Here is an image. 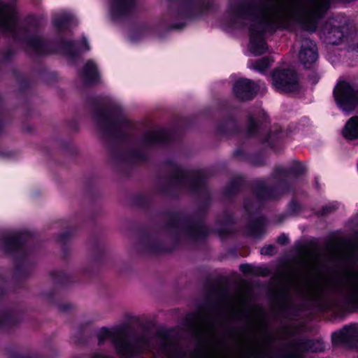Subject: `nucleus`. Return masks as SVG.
Listing matches in <instances>:
<instances>
[{
	"label": "nucleus",
	"instance_id": "f8f14e48",
	"mask_svg": "<svg viewBox=\"0 0 358 358\" xmlns=\"http://www.w3.org/2000/svg\"><path fill=\"white\" fill-rule=\"evenodd\" d=\"M333 342L344 343L349 346H358V324L345 326L332 335Z\"/></svg>",
	"mask_w": 358,
	"mask_h": 358
},
{
	"label": "nucleus",
	"instance_id": "393cba45",
	"mask_svg": "<svg viewBox=\"0 0 358 358\" xmlns=\"http://www.w3.org/2000/svg\"><path fill=\"white\" fill-rule=\"evenodd\" d=\"M338 208L336 203H330L325 206H323L322 209L317 212L318 215H327L334 212Z\"/></svg>",
	"mask_w": 358,
	"mask_h": 358
},
{
	"label": "nucleus",
	"instance_id": "ddd939ff",
	"mask_svg": "<svg viewBox=\"0 0 358 358\" xmlns=\"http://www.w3.org/2000/svg\"><path fill=\"white\" fill-rule=\"evenodd\" d=\"M27 50L36 55L48 53V44L38 36H33L25 39Z\"/></svg>",
	"mask_w": 358,
	"mask_h": 358
},
{
	"label": "nucleus",
	"instance_id": "6e6552de",
	"mask_svg": "<svg viewBox=\"0 0 358 358\" xmlns=\"http://www.w3.org/2000/svg\"><path fill=\"white\" fill-rule=\"evenodd\" d=\"M272 80L274 87L281 92H294L300 89L299 76L292 69L275 71L272 76Z\"/></svg>",
	"mask_w": 358,
	"mask_h": 358
},
{
	"label": "nucleus",
	"instance_id": "39448f33",
	"mask_svg": "<svg viewBox=\"0 0 358 358\" xmlns=\"http://www.w3.org/2000/svg\"><path fill=\"white\" fill-rule=\"evenodd\" d=\"M304 172V167L299 162L289 169L276 168L268 180L255 182V194L258 200H274L280 197L287 189V180L290 176H299Z\"/></svg>",
	"mask_w": 358,
	"mask_h": 358
},
{
	"label": "nucleus",
	"instance_id": "473e14b6",
	"mask_svg": "<svg viewBox=\"0 0 358 358\" xmlns=\"http://www.w3.org/2000/svg\"><path fill=\"white\" fill-rule=\"evenodd\" d=\"M83 43L85 45V48L82 49L83 50H90V45L87 43V41H86L85 38L83 39Z\"/></svg>",
	"mask_w": 358,
	"mask_h": 358
},
{
	"label": "nucleus",
	"instance_id": "f03ea898",
	"mask_svg": "<svg viewBox=\"0 0 358 358\" xmlns=\"http://www.w3.org/2000/svg\"><path fill=\"white\" fill-rule=\"evenodd\" d=\"M304 298L320 301L325 296L326 291L343 297V308L350 313L358 311V269L348 266L341 268L324 284H313L303 280L299 275H289L285 286L279 290V300L282 306L290 301V290Z\"/></svg>",
	"mask_w": 358,
	"mask_h": 358
},
{
	"label": "nucleus",
	"instance_id": "7ed1b4c3",
	"mask_svg": "<svg viewBox=\"0 0 358 358\" xmlns=\"http://www.w3.org/2000/svg\"><path fill=\"white\" fill-rule=\"evenodd\" d=\"M267 329V324L264 325L257 331ZM268 333L274 336L273 345L275 341H279V354H272V358H304L303 352H317L324 350V344L320 341L307 339L305 337L297 335L296 331L290 327H280L276 334Z\"/></svg>",
	"mask_w": 358,
	"mask_h": 358
},
{
	"label": "nucleus",
	"instance_id": "4be33fe9",
	"mask_svg": "<svg viewBox=\"0 0 358 358\" xmlns=\"http://www.w3.org/2000/svg\"><path fill=\"white\" fill-rule=\"evenodd\" d=\"M239 269L241 272L248 274H255L257 275L265 276L268 274V270L266 268L257 267L254 268L250 264H241Z\"/></svg>",
	"mask_w": 358,
	"mask_h": 358
},
{
	"label": "nucleus",
	"instance_id": "cd10ccee",
	"mask_svg": "<svg viewBox=\"0 0 358 358\" xmlns=\"http://www.w3.org/2000/svg\"><path fill=\"white\" fill-rule=\"evenodd\" d=\"M256 123L252 118H250L249 124H248V132L250 134L252 135L255 133L256 131Z\"/></svg>",
	"mask_w": 358,
	"mask_h": 358
},
{
	"label": "nucleus",
	"instance_id": "2f4dec72",
	"mask_svg": "<svg viewBox=\"0 0 358 358\" xmlns=\"http://www.w3.org/2000/svg\"><path fill=\"white\" fill-rule=\"evenodd\" d=\"M290 207L293 208L294 211H296V210L299 208V205L296 202H292L290 203Z\"/></svg>",
	"mask_w": 358,
	"mask_h": 358
},
{
	"label": "nucleus",
	"instance_id": "412c9836",
	"mask_svg": "<svg viewBox=\"0 0 358 358\" xmlns=\"http://www.w3.org/2000/svg\"><path fill=\"white\" fill-rule=\"evenodd\" d=\"M270 64V61L266 57L250 60L249 62L250 69L257 71L260 73H264L269 67Z\"/></svg>",
	"mask_w": 358,
	"mask_h": 358
},
{
	"label": "nucleus",
	"instance_id": "2eb2a0df",
	"mask_svg": "<svg viewBox=\"0 0 358 358\" xmlns=\"http://www.w3.org/2000/svg\"><path fill=\"white\" fill-rule=\"evenodd\" d=\"M135 7V0H113V13L116 17L129 14Z\"/></svg>",
	"mask_w": 358,
	"mask_h": 358
},
{
	"label": "nucleus",
	"instance_id": "f3484780",
	"mask_svg": "<svg viewBox=\"0 0 358 358\" xmlns=\"http://www.w3.org/2000/svg\"><path fill=\"white\" fill-rule=\"evenodd\" d=\"M202 173L200 171L187 173L183 171L179 170L176 173V179L179 183L191 185H199L201 181Z\"/></svg>",
	"mask_w": 358,
	"mask_h": 358
},
{
	"label": "nucleus",
	"instance_id": "dca6fc26",
	"mask_svg": "<svg viewBox=\"0 0 358 358\" xmlns=\"http://www.w3.org/2000/svg\"><path fill=\"white\" fill-rule=\"evenodd\" d=\"M169 135L166 130L159 129L148 131L143 138V142L147 145H152L168 141Z\"/></svg>",
	"mask_w": 358,
	"mask_h": 358
},
{
	"label": "nucleus",
	"instance_id": "4468645a",
	"mask_svg": "<svg viewBox=\"0 0 358 358\" xmlns=\"http://www.w3.org/2000/svg\"><path fill=\"white\" fill-rule=\"evenodd\" d=\"M322 34L325 36L328 43L337 45L343 37V33L340 27L332 25L330 22H327L322 30Z\"/></svg>",
	"mask_w": 358,
	"mask_h": 358
},
{
	"label": "nucleus",
	"instance_id": "0eeeda50",
	"mask_svg": "<svg viewBox=\"0 0 358 358\" xmlns=\"http://www.w3.org/2000/svg\"><path fill=\"white\" fill-rule=\"evenodd\" d=\"M334 96L338 106L344 111H352L358 105V90L346 81L338 83L334 90Z\"/></svg>",
	"mask_w": 358,
	"mask_h": 358
},
{
	"label": "nucleus",
	"instance_id": "b1692460",
	"mask_svg": "<svg viewBox=\"0 0 358 358\" xmlns=\"http://www.w3.org/2000/svg\"><path fill=\"white\" fill-rule=\"evenodd\" d=\"M69 16L67 15H61L59 17L54 19V25L57 29H63L68 23Z\"/></svg>",
	"mask_w": 358,
	"mask_h": 358
},
{
	"label": "nucleus",
	"instance_id": "9d476101",
	"mask_svg": "<svg viewBox=\"0 0 358 358\" xmlns=\"http://www.w3.org/2000/svg\"><path fill=\"white\" fill-rule=\"evenodd\" d=\"M0 30L16 36V16L13 8L0 1Z\"/></svg>",
	"mask_w": 358,
	"mask_h": 358
},
{
	"label": "nucleus",
	"instance_id": "1a4fd4ad",
	"mask_svg": "<svg viewBox=\"0 0 358 358\" xmlns=\"http://www.w3.org/2000/svg\"><path fill=\"white\" fill-rule=\"evenodd\" d=\"M259 90V85L247 78L238 80L233 87L234 95L241 101H249L254 99Z\"/></svg>",
	"mask_w": 358,
	"mask_h": 358
},
{
	"label": "nucleus",
	"instance_id": "c9c22d12",
	"mask_svg": "<svg viewBox=\"0 0 358 358\" xmlns=\"http://www.w3.org/2000/svg\"><path fill=\"white\" fill-rule=\"evenodd\" d=\"M169 348H171L172 350H175L176 349V346H174V345L170 346Z\"/></svg>",
	"mask_w": 358,
	"mask_h": 358
},
{
	"label": "nucleus",
	"instance_id": "7c9ffc66",
	"mask_svg": "<svg viewBox=\"0 0 358 358\" xmlns=\"http://www.w3.org/2000/svg\"><path fill=\"white\" fill-rule=\"evenodd\" d=\"M251 206H252V204L250 203V201H246L244 203V208H245V210H246L247 211H250V210Z\"/></svg>",
	"mask_w": 358,
	"mask_h": 358
},
{
	"label": "nucleus",
	"instance_id": "20e7f679",
	"mask_svg": "<svg viewBox=\"0 0 358 358\" xmlns=\"http://www.w3.org/2000/svg\"><path fill=\"white\" fill-rule=\"evenodd\" d=\"M127 334L128 328L126 325L116 326L110 329L103 327L99 331L97 338L99 345L110 340L121 358H131L144 350H152L148 339L144 336L130 342L127 339Z\"/></svg>",
	"mask_w": 358,
	"mask_h": 358
},
{
	"label": "nucleus",
	"instance_id": "9b49d317",
	"mask_svg": "<svg viewBox=\"0 0 358 358\" xmlns=\"http://www.w3.org/2000/svg\"><path fill=\"white\" fill-rule=\"evenodd\" d=\"M299 57L305 68H310L318 58L316 44L308 38L303 39Z\"/></svg>",
	"mask_w": 358,
	"mask_h": 358
},
{
	"label": "nucleus",
	"instance_id": "c756f323",
	"mask_svg": "<svg viewBox=\"0 0 358 358\" xmlns=\"http://www.w3.org/2000/svg\"><path fill=\"white\" fill-rule=\"evenodd\" d=\"M185 354L184 352L175 353L170 356L169 358H185Z\"/></svg>",
	"mask_w": 358,
	"mask_h": 358
},
{
	"label": "nucleus",
	"instance_id": "6ab92c4d",
	"mask_svg": "<svg viewBox=\"0 0 358 358\" xmlns=\"http://www.w3.org/2000/svg\"><path fill=\"white\" fill-rule=\"evenodd\" d=\"M21 241L17 235L6 236L1 243V247L6 253L12 252L19 249Z\"/></svg>",
	"mask_w": 358,
	"mask_h": 358
},
{
	"label": "nucleus",
	"instance_id": "72a5a7b5",
	"mask_svg": "<svg viewBox=\"0 0 358 358\" xmlns=\"http://www.w3.org/2000/svg\"><path fill=\"white\" fill-rule=\"evenodd\" d=\"M161 350L164 352H166L167 351V346L165 344H163L161 347Z\"/></svg>",
	"mask_w": 358,
	"mask_h": 358
},
{
	"label": "nucleus",
	"instance_id": "aec40b11",
	"mask_svg": "<svg viewBox=\"0 0 358 358\" xmlns=\"http://www.w3.org/2000/svg\"><path fill=\"white\" fill-rule=\"evenodd\" d=\"M248 234L254 238L261 236L265 232V222L260 217L253 220L248 226Z\"/></svg>",
	"mask_w": 358,
	"mask_h": 358
},
{
	"label": "nucleus",
	"instance_id": "a878e982",
	"mask_svg": "<svg viewBox=\"0 0 358 358\" xmlns=\"http://www.w3.org/2000/svg\"><path fill=\"white\" fill-rule=\"evenodd\" d=\"M192 234L196 238L204 236L206 233V227L203 225L199 224L194 227Z\"/></svg>",
	"mask_w": 358,
	"mask_h": 358
},
{
	"label": "nucleus",
	"instance_id": "c85d7f7f",
	"mask_svg": "<svg viewBox=\"0 0 358 358\" xmlns=\"http://www.w3.org/2000/svg\"><path fill=\"white\" fill-rule=\"evenodd\" d=\"M288 242H289V238L285 234H282L280 236H279L277 239V243L282 245L287 244Z\"/></svg>",
	"mask_w": 358,
	"mask_h": 358
},
{
	"label": "nucleus",
	"instance_id": "f704fd0d",
	"mask_svg": "<svg viewBox=\"0 0 358 358\" xmlns=\"http://www.w3.org/2000/svg\"><path fill=\"white\" fill-rule=\"evenodd\" d=\"M241 180H241V178H237V189H238V187H239V185H240V184H241Z\"/></svg>",
	"mask_w": 358,
	"mask_h": 358
},
{
	"label": "nucleus",
	"instance_id": "423d86ee",
	"mask_svg": "<svg viewBox=\"0 0 358 358\" xmlns=\"http://www.w3.org/2000/svg\"><path fill=\"white\" fill-rule=\"evenodd\" d=\"M274 336L266 328L245 338L236 356L217 352L222 358H272Z\"/></svg>",
	"mask_w": 358,
	"mask_h": 358
},
{
	"label": "nucleus",
	"instance_id": "bb28decb",
	"mask_svg": "<svg viewBox=\"0 0 358 358\" xmlns=\"http://www.w3.org/2000/svg\"><path fill=\"white\" fill-rule=\"evenodd\" d=\"M260 252L264 255L271 256L275 252V247L273 245H268L261 248Z\"/></svg>",
	"mask_w": 358,
	"mask_h": 358
},
{
	"label": "nucleus",
	"instance_id": "a211bd4d",
	"mask_svg": "<svg viewBox=\"0 0 358 358\" xmlns=\"http://www.w3.org/2000/svg\"><path fill=\"white\" fill-rule=\"evenodd\" d=\"M343 135L348 140L358 138V116H353L348 120L343 129Z\"/></svg>",
	"mask_w": 358,
	"mask_h": 358
},
{
	"label": "nucleus",
	"instance_id": "e433bc0d",
	"mask_svg": "<svg viewBox=\"0 0 358 358\" xmlns=\"http://www.w3.org/2000/svg\"><path fill=\"white\" fill-rule=\"evenodd\" d=\"M230 188H234V184L233 183L231 184V187Z\"/></svg>",
	"mask_w": 358,
	"mask_h": 358
},
{
	"label": "nucleus",
	"instance_id": "4c0bfd02",
	"mask_svg": "<svg viewBox=\"0 0 358 358\" xmlns=\"http://www.w3.org/2000/svg\"><path fill=\"white\" fill-rule=\"evenodd\" d=\"M1 292H2L0 290V294H1Z\"/></svg>",
	"mask_w": 358,
	"mask_h": 358
},
{
	"label": "nucleus",
	"instance_id": "5701e85b",
	"mask_svg": "<svg viewBox=\"0 0 358 358\" xmlns=\"http://www.w3.org/2000/svg\"><path fill=\"white\" fill-rule=\"evenodd\" d=\"M85 78L90 81H95L98 76V71L96 65L91 61H89L83 69Z\"/></svg>",
	"mask_w": 358,
	"mask_h": 358
},
{
	"label": "nucleus",
	"instance_id": "f257e3e1",
	"mask_svg": "<svg viewBox=\"0 0 358 358\" xmlns=\"http://www.w3.org/2000/svg\"><path fill=\"white\" fill-rule=\"evenodd\" d=\"M329 5L330 0H236L230 3L227 14L233 25H249L248 50L259 56L268 49L266 31L286 29L294 22L304 30L315 32Z\"/></svg>",
	"mask_w": 358,
	"mask_h": 358
}]
</instances>
